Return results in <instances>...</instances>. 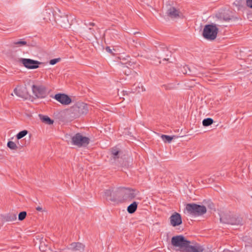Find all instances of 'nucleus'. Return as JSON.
Segmentation results:
<instances>
[{
	"instance_id": "10",
	"label": "nucleus",
	"mask_w": 252,
	"mask_h": 252,
	"mask_svg": "<svg viewBox=\"0 0 252 252\" xmlns=\"http://www.w3.org/2000/svg\"><path fill=\"white\" fill-rule=\"evenodd\" d=\"M32 93L37 98H45L47 95L46 87L42 85H33L32 87Z\"/></svg>"
},
{
	"instance_id": "27",
	"label": "nucleus",
	"mask_w": 252,
	"mask_h": 252,
	"mask_svg": "<svg viewBox=\"0 0 252 252\" xmlns=\"http://www.w3.org/2000/svg\"><path fill=\"white\" fill-rule=\"evenodd\" d=\"M161 137L162 140L165 143H170L173 139L172 137L166 135L162 134L161 135Z\"/></svg>"
},
{
	"instance_id": "8",
	"label": "nucleus",
	"mask_w": 252,
	"mask_h": 252,
	"mask_svg": "<svg viewBox=\"0 0 252 252\" xmlns=\"http://www.w3.org/2000/svg\"><path fill=\"white\" fill-rule=\"evenodd\" d=\"M19 62L21 63L27 68L36 69L39 67V65L42 63L38 61L33 60L31 59L20 58Z\"/></svg>"
},
{
	"instance_id": "2",
	"label": "nucleus",
	"mask_w": 252,
	"mask_h": 252,
	"mask_svg": "<svg viewBox=\"0 0 252 252\" xmlns=\"http://www.w3.org/2000/svg\"><path fill=\"white\" fill-rule=\"evenodd\" d=\"M220 26L219 24L214 23L206 25L202 32L203 37L207 40H214L217 37L219 32L218 27Z\"/></svg>"
},
{
	"instance_id": "23",
	"label": "nucleus",
	"mask_w": 252,
	"mask_h": 252,
	"mask_svg": "<svg viewBox=\"0 0 252 252\" xmlns=\"http://www.w3.org/2000/svg\"><path fill=\"white\" fill-rule=\"evenodd\" d=\"M111 157L116 159L119 158V154L120 153V150L117 147H114L111 149Z\"/></svg>"
},
{
	"instance_id": "13",
	"label": "nucleus",
	"mask_w": 252,
	"mask_h": 252,
	"mask_svg": "<svg viewBox=\"0 0 252 252\" xmlns=\"http://www.w3.org/2000/svg\"><path fill=\"white\" fill-rule=\"evenodd\" d=\"M171 225L176 226L180 225L182 222V217L180 214L177 212L174 213L169 218Z\"/></svg>"
},
{
	"instance_id": "28",
	"label": "nucleus",
	"mask_w": 252,
	"mask_h": 252,
	"mask_svg": "<svg viewBox=\"0 0 252 252\" xmlns=\"http://www.w3.org/2000/svg\"><path fill=\"white\" fill-rule=\"evenodd\" d=\"M26 216H27L26 212H25V211L21 212L19 214L18 220L20 221H22L26 218Z\"/></svg>"
},
{
	"instance_id": "29",
	"label": "nucleus",
	"mask_w": 252,
	"mask_h": 252,
	"mask_svg": "<svg viewBox=\"0 0 252 252\" xmlns=\"http://www.w3.org/2000/svg\"><path fill=\"white\" fill-rule=\"evenodd\" d=\"M245 222V220L242 218L237 217V225H243Z\"/></svg>"
},
{
	"instance_id": "17",
	"label": "nucleus",
	"mask_w": 252,
	"mask_h": 252,
	"mask_svg": "<svg viewBox=\"0 0 252 252\" xmlns=\"http://www.w3.org/2000/svg\"><path fill=\"white\" fill-rule=\"evenodd\" d=\"M39 249L41 252H46L50 250V247L48 242L45 239H43L40 241Z\"/></svg>"
},
{
	"instance_id": "4",
	"label": "nucleus",
	"mask_w": 252,
	"mask_h": 252,
	"mask_svg": "<svg viewBox=\"0 0 252 252\" xmlns=\"http://www.w3.org/2000/svg\"><path fill=\"white\" fill-rule=\"evenodd\" d=\"M65 137H70L71 144L78 147H86L90 141L88 137L83 136L80 133H77L73 136L66 135Z\"/></svg>"
},
{
	"instance_id": "20",
	"label": "nucleus",
	"mask_w": 252,
	"mask_h": 252,
	"mask_svg": "<svg viewBox=\"0 0 252 252\" xmlns=\"http://www.w3.org/2000/svg\"><path fill=\"white\" fill-rule=\"evenodd\" d=\"M39 117L40 120L44 123L48 125H52L54 123V121L50 119L48 116L43 115L41 114L39 115Z\"/></svg>"
},
{
	"instance_id": "38",
	"label": "nucleus",
	"mask_w": 252,
	"mask_h": 252,
	"mask_svg": "<svg viewBox=\"0 0 252 252\" xmlns=\"http://www.w3.org/2000/svg\"><path fill=\"white\" fill-rule=\"evenodd\" d=\"M240 54L241 57H244L245 56V55H244L245 53L241 50L240 51Z\"/></svg>"
},
{
	"instance_id": "3",
	"label": "nucleus",
	"mask_w": 252,
	"mask_h": 252,
	"mask_svg": "<svg viewBox=\"0 0 252 252\" xmlns=\"http://www.w3.org/2000/svg\"><path fill=\"white\" fill-rule=\"evenodd\" d=\"M186 210L189 215L195 217L203 215L207 211L205 206L195 203L187 204L186 206Z\"/></svg>"
},
{
	"instance_id": "35",
	"label": "nucleus",
	"mask_w": 252,
	"mask_h": 252,
	"mask_svg": "<svg viewBox=\"0 0 252 252\" xmlns=\"http://www.w3.org/2000/svg\"><path fill=\"white\" fill-rule=\"evenodd\" d=\"M163 87L165 88V89L166 90H171L173 88V87L172 86H171V85H169V86L163 85Z\"/></svg>"
},
{
	"instance_id": "6",
	"label": "nucleus",
	"mask_w": 252,
	"mask_h": 252,
	"mask_svg": "<svg viewBox=\"0 0 252 252\" xmlns=\"http://www.w3.org/2000/svg\"><path fill=\"white\" fill-rule=\"evenodd\" d=\"M70 111L73 115V117L77 118L88 113V106L83 102H77L71 108Z\"/></svg>"
},
{
	"instance_id": "34",
	"label": "nucleus",
	"mask_w": 252,
	"mask_h": 252,
	"mask_svg": "<svg viewBox=\"0 0 252 252\" xmlns=\"http://www.w3.org/2000/svg\"><path fill=\"white\" fill-rule=\"evenodd\" d=\"M85 25L86 26H92V27H94V26H95V24L94 22H89V23L85 22Z\"/></svg>"
},
{
	"instance_id": "25",
	"label": "nucleus",
	"mask_w": 252,
	"mask_h": 252,
	"mask_svg": "<svg viewBox=\"0 0 252 252\" xmlns=\"http://www.w3.org/2000/svg\"><path fill=\"white\" fill-rule=\"evenodd\" d=\"M7 147L11 150H17L18 149V146L13 141H9L7 144Z\"/></svg>"
},
{
	"instance_id": "36",
	"label": "nucleus",
	"mask_w": 252,
	"mask_h": 252,
	"mask_svg": "<svg viewBox=\"0 0 252 252\" xmlns=\"http://www.w3.org/2000/svg\"><path fill=\"white\" fill-rule=\"evenodd\" d=\"M242 62H243L242 59H240V63H240V66H243L244 68H245V67H248V66H247L246 65H245V64H244V65H242V64H241V63H242ZM238 63H239L237 62V64H238Z\"/></svg>"
},
{
	"instance_id": "24",
	"label": "nucleus",
	"mask_w": 252,
	"mask_h": 252,
	"mask_svg": "<svg viewBox=\"0 0 252 252\" xmlns=\"http://www.w3.org/2000/svg\"><path fill=\"white\" fill-rule=\"evenodd\" d=\"M214 123V120L213 119L210 118H208L205 119L202 121V125L204 126H211Z\"/></svg>"
},
{
	"instance_id": "15",
	"label": "nucleus",
	"mask_w": 252,
	"mask_h": 252,
	"mask_svg": "<svg viewBox=\"0 0 252 252\" xmlns=\"http://www.w3.org/2000/svg\"><path fill=\"white\" fill-rule=\"evenodd\" d=\"M166 14L172 19H177L181 17V12L179 9L174 7L170 6L166 11Z\"/></svg>"
},
{
	"instance_id": "37",
	"label": "nucleus",
	"mask_w": 252,
	"mask_h": 252,
	"mask_svg": "<svg viewBox=\"0 0 252 252\" xmlns=\"http://www.w3.org/2000/svg\"><path fill=\"white\" fill-rule=\"evenodd\" d=\"M35 209L38 211H40V212L43 211L42 208L40 206L36 207Z\"/></svg>"
},
{
	"instance_id": "18",
	"label": "nucleus",
	"mask_w": 252,
	"mask_h": 252,
	"mask_svg": "<svg viewBox=\"0 0 252 252\" xmlns=\"http://www.w3.org/2000/svg\"><path fill=\"white\" fill-rule=\"evenodd\" d=\"M17 219V216L14 213H8L2 216V220L4 221H13Z\"/></svg>"
},
{
	"instance_id": "12",
	"label": "nucleus",
	"mask_w": 252,
	"mask_h": 252,
	"mask_svg": "<svg viewBox=\"0 0 252 252\" xmlns=\"http://www.w3.org/2000/svg\"><path fill=\"white\" fill-rule=\"evenodd\" d=\"M53 98L63 105H67L71 102V98L64 94H57L55 95Z\"/></svg>"
},
{
	"instance_id": "31",
	"label": "nucleus",
	"mask_w": 252,
	"mask_h": 252,
	"mask_svg": "<svg viewBox=\"0 0 252 252\" xmlns=\"http://www.w3.org/2000/svg\"><path fill=\"white\" fill-rule=\"evenodd\" d=\"M242 240L245 242H247L248 243H250L252 241L251 238L249 236H246L242 237Z\"/></svg>"
},
{
	"instance_id": "14",
	"label": "nucleus",
	"mask_w": 252,
	"mask_h": 252,
	"mask_svg": "<svg viewBox=\"0 0 252 252\" xmlns=\"http://www.w3.org/2000/svg\"><path fill=\"white\" fill-rule=\"evenodd\" d=\"M85 245L80 242H73L67 246V249L73 252H83L85 249Z\"/></svg>"
},
{
	"instance_id": "30",
	"label": "nucleus",
	"mask_w": 252,
	"mask_h": 252,
	"mask_svg": "<svg viewBox=\"0 0 252 252\" xmlns=\"http://www.w3.org/2000/svg\"><path fill=\"white\" fill-rule=\"evenodd\" d=\"M60 58H57L51 60L50 61V64L51 65H54L60 61Z\"/></svg>"
},
{
	"instance_id": "1",
	"label": "nucleus",
	"mask_w": 252,
	"mask_h": 252,
	"mask_svg": "<svg viewBox=\"0 0 252 252\" xmlns=\"http://www.w3.org/2000/svg\"><path fill=\"white\" fill-rule=\"evenodd\" d=\"M171 243L176 248H179L181 252H203L204 249L198 244L191 245L190 241L188 240L182 235L172 237Z\"/></svg>"
},
{
	"instance_id": "9",
	"label": "nucleus",
	"mask_w": 252,
	"mask_h": 252,
	"mask_svg": "<svg viewBox=\"0 0 252 252\" xmlns=\"http://www.w3.org/2000/svg\"><path fill=\"white\" fill-rule=\"evenodd\" d=\"M233 18V15L231 11L229 9L222 10L217 13L216 15L217 21H225L227 22Z\"/></svg>"
},
{
	"instance_id": "11",
	"label": "nucleus",
	"mask_w": 252,
	"mask_h": 252,
	"mask_svg": "<svg viewBox=\"0 0 252 252\" xmlns=\"http://www.w3.org/2000/svg\"><path fill=\"white\" fill-rule=\"evenodd\" d=\"M56 20L58 24L63 28H69L71 24L69 22L67 15L63 14L62 15H58L56 17Z\"/></svg>"
},
{
	"instance_id": "40",
	"label": "nucleus",
	"mask_w": 252,
	"mask_h": 252,
	"mask_svg": "<svg viewBox=\"0 0 252 252\" xmlns=\"http://www.w3.org/2000/svg\"><path fill=\"white\" fill-rule=\"evenodd\" d=\"M168 60H169L168 58H165L163 59V61H168Z\"/></svg>"
},
{
	"instance_id": "5",
	"label": "nucleus",
	"mask_w": 252,
	"mask_h": 252,
	"mask_svg": "<svg viewBox=\"0 0 252 252\" xmlns=\"http://www.w3.org/2000/svg\"><path fill=\"white\" fill-rule=\"evenodd\" d=\"M121 188H112L106 189L104 191V195L107 199L112 201L122 202Z\"/></svg>"
},
{
	"instance_id": "26",
	"label": "nucleus",
	"mask_w": 252,
	"mask_h": 252,
	"mask_svg": "<svg viewBox=\"0 0 252 252\" xmlns=\"http://www.w3.org/2000/svg\"><path fill=\"white\" fill-rule=\"evenodd\" d=\"M28 133L27 130H24L20 131L17 135L16 138L18 140L20 139L25 136Z\"/></svg>"
},
{
	"instance_id": "33",
	"label": "nucleus",
	"mask_w": 252,
	"mask_h": 252,
	"mask_svg": "<svg viewBox=\"0 0 252 252\" xmlns=\"http://www.w3.org/2000/svg\"><path fill=\"white\" fill-rule=\"evenodd\" d=\"M246 3L248 7L252 8V0H247Z\"/></svg>"
},
{
	"instance_id": "32",
	"label": "nucleus",
	"mask_w": 252,
	"mask_h": 252,
	"mask_svg": "<svg viewBox=\"0 0 252 252\" xmlns=\"http://www.w3.org/2000/svg\"><path fill=\"white\" fill-rule=\"evenodd\" d=\"M220 221L223 223H231V224H233V223H232L230 220H224V218H222V217H220Z\"/></svg>"
},
{
	"instance_id": "7",
	"label": "nucleus",
	"mask_w": 252,
	"mask_h": 252,
	"mask_svg": "<svg viewBox=\"0 0 252 252\" xmlns=\"http://www.w3.org/2000/svg\"><path fill=\"white\" fill-rule=\"evenodd\" d=\"M122 195V202L130 201L134 198L138 191L130 188H121Z\"/></svg>"
},
{
	"instance_id": "22",
	"label": "nucleus",
	"mask_w": 252,
	"mask_h": 252,
	"mask_svg": "<svg viewBox=\"0 0 252 252\" xmlns=\"http://www.w3.org/2000/svg\"><path fill=\"white\" fill-rule=\"evenodd\" d=\"M137 203L135 201L130 204L127 208V211L129 214L134 213L137 208Z\"/></svg>"
},
{
	"instance_id": "39",
	"label": "nucleus",
	"mask_w": 252,
	"mask_h": 252,
	"mask_svg": "<svg viewBox=\"0 0 252 252\" xmlns=\"http://www.w3.org/2000/svg\"><path fill=\"white\" fill-rule=\"evenodd\" d=\"M106 50L109 53H112V50L110 49L109 47H107L106 48Z\"/></svg>"
},
{
	"instance_id": "16",
	"label": "nucleus",
	"mask_w": 252,
	"mask_h": 252,
	"mask_svg": "<svg viewBox=\"0 0 252 252\" xmlns=\"http://www.w3.org/2000/svg\"><path fill=\"white\" fill-rule=\"evenodd\" d=\"M14 93L17 96L22 98H26L27 93L25 89L21 86H17L14 89Z\"/></svg>"
},
{
	"instance_id": "41",
	"label": "nucleus",
	"mask_w": 252,
	"mask_h": 252,
	"mask_svg": "<svg viewBox=\"0 0 252 252\" xmlns=\"http://www.w3.org/2000/svg\"><path fill=\"white\" fill-rule=\"evenodd\" d=\"M164 49H165L166 51H168V49L167 48V47H164Z\"/></svg>"
},
{
	"instance_id": "19",
	"label": "nucleus",
	"mask_w": 252,
	"mask_h": 252,
	"mask_svg": "<svg viewBox=\"0 0 252 252\" xmlns=\"http://www.w3.org/2000/svg\"><path fill=\"white\" fill-rule=\"evenodd\" d=\"M24 46H29L27 42L25 40V39H21L18 41H15L11 43L12 47H21Z\"/></svg>"
},
{
	"instance_id": "21",
	"label": "nucleus",
	"mask_w": 252,
	"mask_h": 252,
	"mask_svg": "<svg viewBox=\"0 0 252 252\" xmlns=\"http://www.w3.org/2000/svg\"><path fill=\"white\" fill-rule=\"evenodd\" d=\"M181 71L184 74H188L189 75L198 76L199 75V73H195L192 72L188 65L184 66L182 69Z\"/></svg>"
}]
</instances>
